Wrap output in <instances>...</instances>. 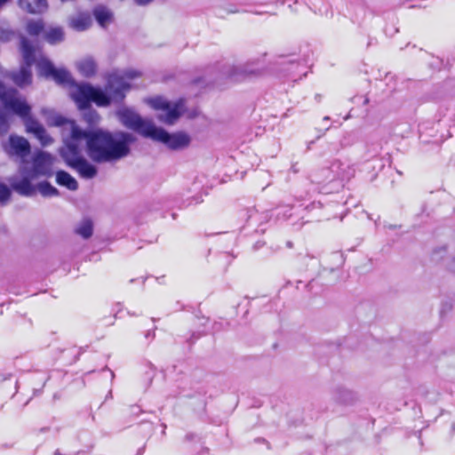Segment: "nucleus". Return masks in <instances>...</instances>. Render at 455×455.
Returning <instances> with one entry per match:
<instances>
[{
    "instance_id": "nucleus-1",
    "label": "nucleus",
    "mask_w": 455,
    "mask_h": 455,
    "mask_svg": "<svg viewBox=\"0 0 455 455\" xmlns=\"http://www.w3.org/2000/svg\"><path fill=\"white\" fill-rule=\"evenodd\" d=\"M140 76V72L135 69L114 72L109 75L104 90L88 84H71L69 95L81 109L89 107L90 102H94L98 107H108L121 102L131 88L130 82Z\"/></svg>"
},
{
    "instance_id": "nucleus-2",
    "label": "nucleus",
    "mask_w": 455,
    "mask_h": 455,
    "mask_svg": "<svg viewBox=\"0 0 455 455\" xmlns=\"http://www.w3.org/2000/svg\"><path fill=\"white\" fill-rule=\"evenodd\" d=\"M82 140L86 143L88 156L97 163L118 161L130 153L132 134L124 132H110L104 130L83 131Z\"/></svg>"
},
{
    "instance_id": "nucleus-3",
    "label": "nucleus",
    "mask_w": 455,
    "mask_h": 455,
    "mask_svg": "<svg viewBox=\"0 0 455 455\" xmlns=\"http://www.w3.org/2000/svg\"><path fill=\"white\" fill-rule=\"evenodd\" d=\"M20 50L26 66L22 67L19 73L12 75L13 82L20 86H26L32 82L30 68L36 65L39 76L47 79H52L58 84L71 83L70 74L64 68H56L53 64L45 58L40 49L34 47L25 37L21 38Z\"/></svg>"
},
{
    "instance_id": "nucleus-4",
    "label": "nucleus",
    "mask_w": 455,
    "mask_h": 455,
    "mask_svg": "<svg viewBox=\"0 0 455 455\" xmlns=\"http://www.w3.org/2000/svg\"><path fill=\"white\" fill-rule=\"evenodd\" d=\"M0 100L5 110L13 112L24 120L27 132L33 133L42 146L46 147L53 142L44 127L30 116L31 107L24 98L18 94L16 90H6L0 84Z\"/></svg>"
},
{
    "instance_id": "nucleus-5",
    "label": "nucleus",
    "mask_w": 455,
    "mask_h": 455,
    "mask_svg": "<svg viewBox=\"0 0 455 455\" xmlns=\"http://www.w3.org/2000/svg\"><path fill=\"white\" fill-rule=\"evenodd\" d=\"M71 128V137L65 142L60 149V156L65 163L76 171L84 179H92L97 174V169L81 156L84 141L83 130L73 123L68 124Z\"/></svg>"
},
{
    "instance_id": "nucleus-6",
    "label": "nucleus",
    "mask_w": 455,
    "mask_h": 455,
    "mask_svg": "<svg viewBox=\"0 0 455 455\" xmlns=\"http://www.w3.org/2000/svg\"><path fill=\"white\" fill-rule=\"evenodd\" d=\"M145 102L158 112L157 119L159 122L167 125L176 124L185 111L183 100L170 101L164 96L156 95L146 98Z\"/></svg>"
},
{
    "instance_id": "nucleus-7",
    "label": "nucleus",
    "mask_w": 455,
    "mask_h": 455,
    "mask_svg": "<svg viewBox=\"0 0 455 455\" xmlns=\"http://www.w3.org/2000/svg\"><path fill=\"white\" fill-rule=\"evenodd\" d=\"M149 139L161 142L172 151H182L189 148L192 138L186 132H168L162 127L155 125Z\"/></svg>"
},
{
    "instance_id": "nucleus-8",
    "label": "nucleus",
    "mask_w": 455,
    "mask_h": 455,
    "mask_svg": "<svg viewBox=\"0 0 455 455\" xmlns=\"http://www.w3.org/2000/svg\"><path fill=\"white\" fill-rule=\"evenodd\" d=\"M116 116L124 126L137 132L146 138L150 137L156 125L151 120L143 119L133 109L126 107L120 108L116 111Z\"/></svg>"
},
{
    "instance_id": "nucleus-9",
    "label": "nucleus",
    "mask_w": 455,
    "mask_h": 455,
    "mask_svg": "<svg viewBox=\"0 0 455 455\" xmlns=\"http://www.w3.org/2000/svg\"><path fill=\"white\" fill-rule=\"evenodd\" d=\"M55 158L47 152L39 151L34 156L31 177L38 176L50 177L53 173V165Z\"/></svg>"
},
{
    "instance_id": "nucleus-10",
    "label": "nucleus",
    "mask_w": 455,
    "mask_h": 455,
    "mask_svg": "<svg viewBox=\"0 0 455 455\" xmlns=\"http://www.w3.org/2000/svg\"><path fill=\"white\" fill-rule=\"evenodd\" d=\"M4 150L9 156H16L24 163L25 156L30 152V144L24 137L11 135L4 145Z\"/></svg>"
},
{
    "instance_id": "nucleus-11",
    "label": "nucleus",
    "mask_w": 455,
    "mask_h": 455,
    "mask_svg": "<svg viewBox=\"0 0 455 455\" xmlns=\"http://www.w3.org/2000/svg\"><path fill=\"white\" fill-rule=\"evenodd\" d=\"M67 24L69 28L83 32L92 26V19L88 12H76L68 16Z\"/></svg>"
},
{
    "instance_id": "nucleus-12",
    "label": "nucleus",
    "mask_w": 455,
    "mask_h": 455,
    "mask_svg": "<svg viewBox=\"0 0 455 455\" xmlns=\"http://www.w3.org/2000/svg\"><path fill=\"white\" fill-rule=\"evenodd\" d=\"M20 172L23 179L20 181L13 182L12 188L16 192L22 196H32L35 189L30 182V180L34 179L31 177V172L27 171L26 168L21 169Z\"/></svg>"
},
{
    "instance_id": "nucleus-13",
    "label": "nucleus",
    "mask_w": 455,
    "mask_h": 455,
    "mask_svg": "<svg viewBox=\"0 0 455 455\" xmlns=\"http://www.w3.org/2000/svg\"><path fill=\"white\" fill-rule=\"evenodd\" d=\"M41 114L45 118V121L49 125H52V126L64 125L65 130L68 131L69 133L71 134V128L68 124L73 123L76 124V123L74 121L66 120L61 116H60L58 113H56L53 109H51V108H43L41 110Z\"/></svg>"
},
{
    "instance_id": "nucleus-14",
    "label": "nucleus",
    "mask_w": 455,
    "mask_h": 455,
    "mask_svg": "<svg viewBox=\"0 0 455 455\" xmlns=\"http://www.w3.org/2000/svg\"><path fill=\"white\" fill-rule=\"evenodd\" d=\"M93 15L101 28H107L113 22L112 12L105 6L99 5L94 8Z\"/></svg>"
},
{
    "instance_id": "nucleus-15",
    "label": "nucleus",
    "mask_w": 455,
    "mask_h": 455,
    "mask_svg": "<svg viewBox=\"0 0 455 455\" xmlns=\"http://www.w3.org/2000/svg\"><path fill=\"white\" fill-rule=\"evenodd\" d=\"M19 5L30 13H41L47 9L46 0H19Z\"/></svg>"
},
{
    "instance_id": "nucleus-16",
    "label": "nucleus",
    "mask_w": 455,
    "mask_h": 455,
    "mask_svg": "<svg viewBox=\"0 0 455 455\" xmlns=\"http://www.w3.org/2000/svg\"><path fill=\"white\" fill-rule=\"evenodd\" d=\"M56 182L60 186L65 187L72 191H75L78 188V183L76 180L64 171H59L56 172Z\"/></svg>"
},
{
    "instance_id": "nucleus-17",
    "label": "nucleus",
    "mask_w": 455,
    "mask_h": 455,
    "mask_svg": "<svg viewBox=\"0 0 455 455\" xmlns=\"http://www.w3.org/2000/svg\"><path fill=\"white\" fill-rule=\"evenodd\" d=\"M78 71L84 76H90L94 74L96 65L91 57H86L76 62Z\"/></svg>"
},
{
    "instance_id": "nucleus-18",
    "label": "nucleus",
    "mask_w": 455,
    "mask_h": 455,
    "mask_svg": "<svg viewBox=\"0 0 455 455\" xmlns=\"http://www.w3.org/2000/svg\"><path fill=\"white\" fill-rule=\"evenodd\" d=\"M45 40L51 44H55L64 40V31L60 27L50 28L44 32Z\"/></svg>"
},
{
    "instance_id": "nucleus-19",
    "label": "nucleus",
    "mask_w": 455,
    "mask_h": 455,
    "mask_svg": "<svg viewBox=\"0 0 455 455\" xmlns=\"http://www.w3.org/2000/svg\"><path fill=\"white\" fill-rule=\"evenodd\" d=\"M44 29V22L42 20H31L27 23V32L30 36H37Z\"/></svg>"
},
{
    "instance_id": "nucleus-20",
    "label": "nucleus",
    "mask_w": 455,
    "mask_h": 455,
    "mask_svg": "<svg viewBox=\"0 0 455 455\" xmlns=\"http://www.w3.org/2000/svg\"><path fill=\"white\" fill-rule=\"evenodd\" d=\"M37 188L42 196H57L59 191L56 188L52 186L49 182H41L38 184Z\"/></svg>"
},
{
    "instance_id": "nucleus-21",
    "label": "nucleus",
    "mask_w": 455,
    "mask_h": 455,
    "mask_svg": "<svg viewBox=\"0 0 455 455\" xmlns=\"http://www.w3.org/2000/svg\"><path fill=\"white\" fill-rule=\"evenodd\" d=\"M76 233L84 238H89L92 235V223L91 220H84L76 229Z\"/></svg>"
},
{
    "instance_id": "nucleus-22",
    "label": "nucleus",
    "mask_w": 455,
    "mask_h": 455,
    "mask_svg": "<svg viewBox=\"0 0 455 455\" xmlns=\"http://www.w3.org/2000/svg\"><path fill=\"white\" fill-rule=\"evenodd\" d=\"M11 196V190L7 185L0 182V206L5 205Z\"/></svg>"
},
{
    "instance_id": "nucleus-23",
    "label": "nucleus",
    "mask_w": 455,
    "mask_h": 455,
    "mask_svg": "<svg viewBox=\"0 0 455 455\" xmlns=\"http://www.w3.org/2000/svg\"><path fill=\"white\" fill-rule=\"evenodd\" d=\"M10 116L0 111V133H5L9 128Z\"/></svg>"
},
{
    "instance_id": "nucleus-24",
    "label": "nucleus",
    "mask_w": 455,
    "mask_h": 455,
    "mask_svg": "<svg viewBox=\"0 0 455 455\" xmlns=\"http://www.w3.org/2000/svg\"><path fill=\"white\" fill-rule=\"evenodd\" d=\"M89 123L96 124L100 120V116L96 112H90L87 116Z\"/></svg>"
},
{
    "instance_id": "nucleus-25",
    "label": "nucleus",
    "mask_w": 455,
    "mask_h": 455,
    "mask_svg": "<svg viewBox=\"0 0 455 455\" xmlns=\"http://www.w3.org/2000/svg\"><path fill=\"white\" fill-rule=\"evenodd\" d=\"M138 4H147L151 2V0H134Z\"/></svg>"
},
{
    "instance_id": "nucleus-26",
    "label": "nucleus",
    "mask_w": 455,
    "mask_h": 455,
    "mask_svg": "<svg viewBox=\"0 0 455 455\" xmlns=\"http://www.w3.org/2000/svg\"><path fill=\"white\" fill-rule=\"evenodd\" d=\"M251 74L255 76H257L260 75V71L259 70H254V71H251Z\"/></svg>"
},
{
    "instance_id": "nucleus-27",
    "label": "nucleus",
    "mask_w": 455,
    "mask_h": 455,
    "mask_svg": "<svg viewBox=\"0 0 455 455\" xmlns=\"http://www.w3.org/2000/svg\"><path fill=\"white\" fill-rule=\"evenodd\" d=\"M9 0H0V8L3 7Z\"/></svg>"
},
{
    "instance_id": "nucleus-28",
    "label": "nucleus",
    "mask_w": 455,
    "mask_h": 455,
    "mask_svg": "<svg viewBox=\"0 0 455 455\" xmlns=\"http://www.w3.org/2000/svg\"><path fill=\"white\" fill-rule=\"evenodd\" d=\"M240 69H241V71L247 72V69H245V68H240Z\"/></svg>"
}]
</instances>
